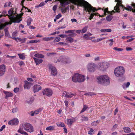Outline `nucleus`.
I'll return each instance as SVG.
<instances>
[{"instance_id":"obj_59","label":"nucleus","mask_w":135,"mask_h":135,"mask_svg":"<svg viewBox=\"0 0 135 135\" xmlns=\"http://www.w3.org/2000/svg\"><path fill=\"white\" fill-rule=\"evenodd\" d=\"M27 40L26 38H22L21 40V43H23L25 42Z\"/></svg>"},{"instance_id":"obj_33","label":"nucleus","mask_w":135,"mask_h":135,"mask_svg":"<svg viewBox=\"0 0 135 135\" xmlns=\"http://www.w3.org/2000/svg\"><path fill=\"white\" fill-rule=\"evenodd\" d=\"M66 40L70 43H72L74 41L73 39L70 37H67Z\"/></svg>"},{"instance_id":"obj_21","label":"nucleus","mask_w":135,"mask_h":135,"mask_svg":"<svg viewBox=\"0 0 135 135\" xmlns=\"http://www.w3.org/2000/svg\"><path fill=\"white\" fill-rule=\"evenodd\" d=\"M24 8H25V11H26V12L27 11V10H28V11H27L28 12H31V13H32L31 12V10L30 9H28V8H27L26 7H25L24 6H23V7H22V8L21 9V13L20 14V15H21V16H22L23 15V12H22V11L23 10H24Z\"/></svg>"},{"instance_id":"obj_20","label":"nucleus","mask_w":135,"mask_h":135,"mask_svg":"<svg viewBox=\"0 0 135 135\" xmlns=\"http://www.w3.org/2000/svg\"><path fill=\"white\" fill-rule=\"evenodd\" d=\"M33 59L35 62L36 65H37L41 63L43 61L42 60L38 59L35 57H33Z\"/></svg>"},{"instance_id":"obj_29","label":"nucleus","mask_w":135,"mask_h":135,"mask_svg":"<svg viewBox=\"0 0 135 135\" xmlns=\"http://www.w3.org/2000/svg\"><path fill=\"white\" fill-rule=\"evenodd\" d=\"M124 132L126 133H129L131 132L130 128L129 127H125L123 128Z\"/></svg>"},{"instance_id":"obj_55","label":"nucleus","mask_w":135,"mask_h":135,"mask_svg":"<svg viewBox=\"0 0 135 135\" xmlns=\"http://www.w3.org/2000/svg\"><path fill=\"white\" fill-rule=\"evenodd\" d=\"M11 3L10 2H9L8 3H5L4 5V7H6L7 6H10Z\"/></svg>"},{"instance_id":"obj_61","label":"nucleus","mask_w":135,"mask_h":135,"mask_svg":"<svg viewBox=\"0 0 135 135\" xmlns=\"http://www.w3.org/2000/svg\"><path fill=\"white\" fill-rule=\"evenodd\" d=\"M61 16V14L59 13L55 17L56 19H58L60 18Z\"/></svg>"},{"instance_id":"obj_57","label":"nucleus","mask_w":135,"mask_h":135,"mask_svg":"<svg viewBox=\"0 0 135 135\" xmlns=\"http://www.w3.org/2000/svg\"><path fill=\"white\" fill-rule=\"evenodd\" d=\"M57 44L60 45H63L64 46L66 45H67V44L66 43L64 42H59Z\"/></svg>"},{"instance_id":"obj_12","label":"nucleus","mask_w":135,"mask_h":135,"mask_svg":"<svg viewBox=\"0 0 135 135\" xmlns=\"http://www.w3.org/2000/svg\"><path fill=\"white\" fill-rule=\"evenodd\" d=\"M77 119L78 118L76 117H72L69 119H67L66 120V123L67 125L71 126L73 123L75 122Z\"/></svg>"},{"instance_id":"obj_10","label":"nucleus","mask_w":135,"mask_h":135,"mask_svg":"<svg viewBox=\"0 0 135 135\" xmlns=\"http://www.w3.org/2000/svg\"><path fill=\"white\" fill-rule=\"evenodd\" d=\"M96 67L95 64L93 63H90L88 64L87 66L88 70L90 72H94L95 70Z\"/></svg>"},{"instance_id":"obj_53","label":"nucleus","mask_w":135,"mask_h":135,"mask_svg":"<svg viewBox=\"0 0 135 135\" xmlns=\"http://www.w3.org/2000/svg\"><path fill=\"white\" fill-rule=\"evenodd\" d=\"M108 7H107L106 8L104 9V12L105 16L106 15V13H108L109 12L108 11Z\"/></svg>"},{"instance_id":"obj_31","label":"nucleus","mask_w":135,"mask_h":135,"mask_svg":"<svg viewBox=\"0 0 135 135\" xmlns=\"http://www.w3.org/2000/svg\"><path fill=\"white\" fill-rule=\"evenodd\" d=\"M88 28V26H87L84 27L81 30V33H84L86 32L87 31Z\"/></svg>"},{"instance_id":"obj_30","label":"nucleus","mask_w":135,"mask_h":135,"mask_svg":"<svg viewBox=\"0 0 135 135\" xmlns=\"http://www.w3.org/2000/svg\"><path fill=\"white\" fill-rule=\"evenodd\" d=\"M54 37H45L43 38H42V40H43L44 41H49L51 40H53V39H54Z\"/></svg>"},{"instance_id":"obj_24","label":"nucleus","mask_w":135,"mask_h":135,"mask_svg":"<svg viewBox=\"0 0 135 135\" xmlns=\"http://www.w3.org/2000/svg\"><path fill=\"white\" fill-rule=\"evenodd\" d=\"M9 24V22H6L4 23H1L0 24V30L3 29L7 25Z\"/></svg>"},{"instance_id":"obj_28","label":"nucleus","mask_w":135,"mask_h":135,"mask_svg":"<svg viewBox=\"0 0 135 135\" xmlns=\"http://www.w3.org/2000/svg\"><path fill=\"white\" fill-rule=\"evenodd\" d=\"M100 122V120H99L96 121H94L91 123V125L93 126H96L97 125L98 123L99 122Z\"/></svg>"},{"instance_id":"obj_32","label":"nucleus","mask_w":135,"mask_h":135,"mask_svg":"<svg viewBox=\"0 0 135 135\" xmlns=\"http://www.w3.org/2000/svg\"><path fill=\"white\" fill-rule=\"evenodd\" d=\"M56 124L58 127H65V124L64 123L62 122L56 123Z\"/></svg>"},{"instance_id":"obj_40","label":"nucleus","mask_w":135,"mask_h":135,"mask_svg":"<svg viewBox=\"0 0 135 135\" xmlns=\"http://www.w3.org/2000/svg\"><path fill=\"white\" fill-rule=\"evenodd\" d=\"M32 21V19L31 18H28V20L27 22V24L28 26L30 25Z\"/></svg>"},{"instance_id":"obj_18","label":"nucleus","mask_w":135,"mask_h":135,"mask_svg":"<svg viewBox=\"0 0 135 135\" xmlns=\"http://www.w3.org/2000/svg\"><path fill=\"white\" fill-rule=\"evenodd\" d=\"M3 93L5 94L6 96L5 98L6 99H7L9 97H12L13 95V94L9 91H4Z\"/></svg>"},{"instance_id":"obj_16","label":"nucleus","mask_w":135,"mask_h":135,"mask_svg":"<svg viewBox=\"0 0 135 135\" xmlns=\"http://www.w3.org/2000/svg\"><path fill=\"white\" fill-rule=\"evenodd\" d=\"M9 19L13 23H19L20 22L21 20L19 19H17L14 16H12L9 18Z\"/></svg>"},{"instance_id":"obj_19","label":"nucleus","mask_w":135,"mask_h":135,"mask_svg":"<svg viewBox=\"0 0 135 135\" xmlns=\"http://www.w3.org/2000/svg\"><path fill=\"white\" fill-rule=\"evenodd\" d=\"M124 8L128 11H132L133 12H135V9H133L132 7L130 6H128L126 7H125L124 6V8Z\"/></svg>"},{"instance_id":"obj_26","label":"nucleus","mask_w":135,"mask_h":135,"mask_svg":"<svg viewBox=\"0 0 135 135\" xmlns=\"http://www.w3.org/2000/svg\"><path fill=\"white\" fill-rule=\"evenodd\" d=\"M18 132L22 134H23L24 135H28L27 132L23 131L20 128L18 130Z\"/></svg>"},{"instance_id":"obj_60","label":"nucleus","mask_w":135,"mask_h":135,"mask_svg":"<svg viewBox=\"0 0 135 135\" xmlns=\"http://www.w3.org/2000/svg\"><path fill=\"white\" fill-rule=\"evenodd\" d=\"M17 108H14L12 109V112L13 113H15L17 112Z\"/></svg>"},{"instance_id":"obj_34","label":"nucleus","mask_w":135,"mask_h":135,"mask_svg":"<svg viewBox=\"0 0 135 135\" xmlns=\"http://www.w3.org/2000/svg\"><path fill=\"white\" fill-rule=\"evenodd\" d=\"M88 108V107L86 105H84L83 107L82 110L80 112V113H81L84 112Z\"/></svg>"},{"instance_id":"obj_62","label":"nucleus","mask_w":135,"mask_h":135,"mask_svg":"<svg viewBox=\"0 0 135 135\" xmlns=\"http://www.w3.org/2000/svg\"><path fill=\"white\" fill-rule=\"evenodd\" d=\"M126 50L127 51H129L132 50H133V49L131 47H127L126 48Z\"/></svg>"},{"instance_id":"obj_47","label":"nucleus","mask_w":135,"mask_h":135,"mask_svg":"<svg viewBox=\"0 0 135 135\" xmlns=\"http://www.w3.org/2000/svg\"><path fill=\"white\" fill-rule=\"evenodd\" d=\"M42 109L41 108H40L39 109H38L36 110H35V113L36 114H38L40 112H41L42 111Z\"/></svg>"},{"instance_id":"obj_63","label":"nucleus","mask_w":135,"mask_h":135,"mask_svg":"<svg viewBox=\"0 0 135 135\" xmlns=\"http://www.w3.org/2000/svg\"><path fill=\"white\" fill-rule=\"evenodd\" d=\"M65 97H66L67 98H71L72 97V96L70 95H69L68 94H66L65 95Z\"/></svg>"},{"instance_id":"obj_50","label":"nucleus","mask_w":135,"mask_h":135,"mask_svg":"<svg viewBox=\"0 0 135 135\" xmlns=\"http://www.w3.org/2000/svg\"><path fill=\"white\" fill-rule=\"evenodd\" d=\"M19 56L20 59H25V57L24 55L22 54H18Z\"/></svg>"},{"instance_id":"obj_36","label":"nucleus","mask_w":135,"mask_h":135,"mask_svg":"<svg viewBox=\"0 0 135 135\" xmlns=\"http://www.w3.org/2000/svg\"><path fill=\"white\" fill-rule=\"evenodd\" d=\"M40 41L37 40H30L29 41L28 43V44H32L34 43H37L38 42H39Z\"/></svg>"},{"instance_id":"obj_41","label":"nucleus","mask_w":135,"mask_h":135,"mask_svg":"<svg viewBox=\"0 0 135 135\" xmlns=\"http://www.w3.org/2000/svg\"><path fill=\"white\" fill-rule=\"evenodd\" d=\"M81 117L83 119L82 120H83L87 121H88V118L86 117H85L83 115H82L81 116Z\"/></svg>"},{"instance_id":"obj_43","label":"nucleus","mask_w":135,"mask_h":135,"mask_svg":"<svg viewBox=\"0 0 135 135\" xmlns=\"http://www.w3.org/2000/svg\"><path fill=\"white\" fill-rule=\"evenodd\" d=\"M113 49L115 50L118 51H122L123 50V49L122 48H120L117 47H114Z\"/></svg>"},{"instance_id":"obj_49","label":"nucleus","mask_w":135,"mask_h":135,"mask_svg":"<svg viewBox=\"0 0 135 135\" xmlns=\"http://www.w3.org/2000/svg\"><path fill=\"white\" fill-rule=\"evenodd\" d=\"M61 12L62 13H64L66 12L67 10V8H66L62 7L61 8Z\"/></svg>"},{"instance_id":"obj_56","label":"nucleus","mask_w":135,"mask_h":135,"mask_svg":"<svg viewBox=\"0 0 135 135\" xmlns=\"http://www.w3.org/2000/svg\"><path fill=\"white\" fill-rule=\"evenodd\" d=\"M77 35L75 33H72L71 34H70L68 35V36H71L72 37H75Z\"/></svg>"},{"instance_id":"obj_25","label":"nucleus","mask_w":135,"mask_h":135,"mask_svg":"<svg viewBox=\"0 0 135 135\" xmlns=\"http://www.w3.org/2000/svg\"><path fill=\"white\" fill-rule=\"evenodd\" d=\"M34 56L36 57L40 58H43L44 57V56L43 55L38 53L35 54Z\"/></svg>"},{"instance_id":"obj_1","label":"nucleus","mask_w":135,"mask_h":135,"mask_svg":"<svg viewBox=\"0 0 135 135\" xmlns=\"http://www.w3.org/2000/svg\"><path fill=\"white\" fill-rule=\"evenodd\" d=\"M60 3L62 7H65L70 3L75 5L84 6L85 10L89 12L92 11L94 12L97 10L96 8L93 7L88 2L84 0H61Z\"/></svg>"},{"instance_id":"obj_42","label":"nucleus","mask_w":135,"mask_h":135,"mask_svg":"<svg viewBox=\"0 0 135 135\" xmlns=\"http://www.w3.org/2000/svg\"><path fill=\"white\" fill-rule=\"evenodd\" d=\"M75 30H69L68 31H65V33H70L71 34L72 33H73L75 32Z\"/></svg>"},{"instance_id":"obj_22","label":"nucleus","mask_w":135,"mask_h":135,"mask_svg":"<svg viewBox=\"0 0 135 135\" xmlns=\"http://www.w3.org/2000/svg\"><path fill=\"white\" fill-rule=\"evenodd\" d=\"M92 34L89 32H87V33L84 34L83 36V37L85 39H87L89 36H91Z\"/></svg>"},{"instance_id":"obj_45","label":"nucleus","mask_w":135,"mask_h":135,"mask_svg":"<svg viewBox=\"0 0 135 135\" xmlns=\"http://www.w3.org/2000/svg\"><path fill=\"white\" fill-rule=\"evenodd\" d=\"M94 133V131L92 128H90L89 131L88 132V133L90 135Z\"/></svg>"},{"instance_id":"obj_58","label":"nucleus","mask_w":135,"mask_h":135,"mask_svg":"<svg viewBox=\"0 0 135 135\" xmlns=\"http://www.w3.org/2000/svg\"><path fill=\"white\" fill-rule=\"evenodd\" d=\"M105 37L104 38H98L97 39V41L95 42H98L100 41H101L102 40H103V39H105Z\"/></svg>"},{"instance_id":"obj_5","label":"nucleus","mask_w":135,"mask_h":135,"mask_svg":"<svg viewBox=\"0 0 135 135\" xmlns=\"http://www.w3.org/2000/svg\"><path fill=\"white\" fill-rule=\"evenodd\" d=\"M57 61H55L56 63L58 62H61L64 63H69L71 62L70 59L69 57L65 56H60L59 59L57 60Z\"/></svg>"},{"instance_id":"obj_27","label":"nucleus","mask_w":135,"mask_h":135,"mask_svg":"<svg viewBox=\"0 0 135 135\" xmlns=\"http://www.w3.org/2000/svg\"><path fill=\"white\" fill-rule=\"evenodd\" d=\"M100 31L102 32H110L112 31V30L110 29H102Z\"/></svg>"},{"instance_id":"obj_35","label":"nucleus","mask_w":135,"mask_h":135,"mask_svg":"<svg viewBox=\"0 0 135 135\" xmlns=\"http://www.w3.org/2000/svg\"><path fill=\"white\" fill-rule=\"evenodd\" d=\"M14 11L13 10H12L11 9H10L9 10L8 12V13L9 15H10V16H12L13 15H14L15 13L14 12Z\"/></svg>"},{"instance_id":"obj_38","label":"nucleus","mask_w":135,"mask_h":135,"mask_svg":"<svg viewBox=\"0 0 135 135\" xmlns=\"http://www.w3.org/2000/svg\"><path fill=\"white\" fill-rule=\"evenodd\" d=\"M130 84V83L129 82H127L126 84H124L123 85V87L124 89L126 88H128Z\"/></svg>"},{"instance_id":"obj_46","label":"nucleus","mask_w":135,"mask_h":135,"mask_svg":"<svg viewBox=\"0 0 135 135\" xmlns=\"http://www.w3.org/2000/svg\"><path fill=\"white\" fill-rule=\"evenodd\" d=\"M85 95L92 96V95H96V94L95 93L91 92L89 93H86L85 94Z\"/></svg>"},{"instance_id":"obj_44","label":"nucleus","mask_w":135,"mask_h":135,"mask_svg":"<svg viewBox=\"0 0 135 135\" xmlns=\"http://www.w3.org/2000/svg\"><path fill=\"white\" fill-rule=\"evenodd\" d=\"M61 38L59 37H56L54 39V42H59Z\"/></svg>"},{"instance_id":"obj_37","label":"nucleus","mask_w":135,"mask_h":135,"mask_svg":"<svg viewBox=\"0 0 135 135\" xmlns=\"http://www.w3.org/2000/svg\"><path fill=\"white\" fill-rule=\"evenodd\" d=\"M54 126H50L46 127V130L52 131L54 129Z\"/></svg>"},{"instance_id":"obj_9","label":"nucleus","mask_w":135,"mask_h":135,"mask_svg":"<svg viewBox=\"0 0 135 135\" xmlns=\"http://www.w3.org/2000/svg\"><path fill=\"white\" fill-rule=\"evenodd\" d=\"M42 93L44 95L49 97L52 95L53 92L52 90L50 89L46 88L44 90Z\"/></svg>"},{"instance_id":"obj_48","label":"nucleus","mask_w":135,"mask_h":135,"mask_svg":"<svg viewBox=\"0 0 135 135\" xmlns=\"http://www.w3.org/2000/svg\"><path fill=\"white\" fill-rule=\"evenodd\" d=\"M2 14L3 16H8V17H9V15H8L7 13V12L6 11H3L2 12Z\"/></svg>"},{"instance_id":"obj_13","label":"nucleus","mask_w":135,"mask_h":135,"mask_svg":"<svg viewBox=\"0 0 135 135\" xmlns=\"http://www.w3.org/2000/svg\"><path fill=\"white\" fill-rule=\"evenodd\" d=\"M18 119L17 118H15L9 121L8 123V124L11 125H16L18 124Z\"/></svg>"},{"instance_id":"obj_52","label":"nucleus","mask_w":135,"mask_h":135,"mask_svg":"<svg viewBox=\"0 0 135 135\" xmlns=\"http://www.w3.org/2000/svg\"><path fill=\"white\" fill-rule=\"evenodd\" d=\"M17 32L16 31L14 32H13L12 34V37H15L17 36Z\"/></svg>"},{"instance_id":"obj_7","label":"nucleus","mask_w":135,"mask_h":135,"mask_svg":"<svg viewBox=\"0 0 135 135\" xmlns=\"http://www.w3.org/2000/svg\"><path fill=\"white\" fill-rule=\"evenodd\" d=\"M115 1L117 2V3L116 4V6L114 7V9L116 11V12L118 13L120 12L119 7H121L122 8H124V6L122 4V2L120 0H115Z\"/></svg>"},{"instance_id":"obj_2","label":"nucleus","mask_w":135,"mask_h":135,"mask_svg":"<svg viewBox=\"0 0 135 135\" xmlns=\"http://www.w3.org/2000/svg\"><path fill=\"white\" fill-rule=\"evenodd\" d=\"M73 81L74 82H81L85 80V77L83 75L79 74L78 73H75L72 77Z\"/></svg>"},{"instance_id":"obj_39","label":"nucleus","mask_w":135,"mask_h":135,"mask_svg":"<svg viewBox=\"0 0 135 135\" xmlns=\"http://www.w3.org/2000/svg\"><path fill=\"white\" fill-rule=\"evenodd\" d=\"M113 18V16L111 15H109L106 18V20L108 21H110Z\"/></svg>"},{"instance_id":"obj_6","label":"nucleus","mask_w":135,"mask_h":135,"mask_svg":"<svg viewBox=\"0 0 135 135\" xmlns=\"http://www.w3.org/2000/svg\"><path fill=\"white\" fill-rule=\"evenodd\" d=\"M24 129L29 132H33V128L32 126L30 124L26 123L23 125Z\"/></svg>"},{"instance_id":"obj_8","label":"nucleus","mask_w":135,"mask_h":135,"mask_svg":"<svg viewBox=\"0 0 135 135\" xmlns=\"http://www.w3.org/2000/svg\"><path fill=\"white\" fill-rule=\"evenodd\" d=\"M109 66V64L107 62L101 63L99 65V69L101 70L104 71L108 68Z\"/></svg>"},{"instance_id":"obj_14","label":"nucleus","mask_w":135,"mask_h":135,"mask_svg":"<svg viewBox=\"0 0 135 135\" xmlns=\"http://www.w3.org/2000/svg\"><path fill=\"white\" fill-rule=\"evenodd\" d=\"M24 82L25 84L24 85L23 87L25 89H29L32 85V83L29 82L26 80H25Z\"/></svg>"},{"instance_id":"obj_54","label":"nucleus","mask_w":135,"mask_h":135,"mask_svg":"<svg viewBox=\"0 0 135 135\" xmlns=\"http://www.w3.org/2000/svg\"><path fill=\"white\" fill-rule=\"evenodd\" d=\"M19 88H15L14 90H13V91L15 93H17L19 91Z\"/></svg>"},{"instance_id":"obj_17","label":"nucleus","mask_w":135,"mask_h":135,"mask_svg":"<svg viewBox=\"0 0 135 135\" xmlns=\"http://www.w3.org/2000/svg\"><path fill=\"white\" fill-rule=\"evenodd\" d=\"M41 89V87L39 85H35L33 87V91L34 93L38 91Z\"/></svg>"},{"instance_id":"obj_23","label":"nucleus","mask_w":135,"mask_h":135,"mask_svg":"<svg viewBox=\"0 0 135 135\" xmlns=\"http://www.w3.org/2000/svg\"><path fill=\"white\" fill-rule=\"evenodd\" d=\"M9 24V22H6L4 23H1L0 24V30L3 29L7 25Z\"/></svg>"},{"instance_id":"obj_11","label":"nucleus","mask_w":135,"mask_h":135,"mask_svg":"<svg viewBox=\"0 0 135 135\" xmlns=\"http://www.w3.org/2000/svg\"><path fill=\"white\" fill-rule=\"evenodd\" d=\"M49 69L50 70L51 75L54 76L56 75L57 74V71L56 68L51 64L49 65Z\"/></svg>"},{"instance_id":"obj_15","label":"nucleus","mask_w":135,"mask_h":135,"mask_svg":"<svg viewBox=\"0 0 135 135\" xmlns=\"http://www.w3.org/2000/svg\"><path fill=\"white\" fill-rule=\"evenodd\" d=\"M6 67L4 65H0V76L3 75L5 73Z\"/></svg>"},{"instance_id":"obj_64","label":"nucleus","mask_w":135,"mask_h":135,"mask_svg":"<svg viewBox=\"0 0 135 135\" xmlns=\"http://www.w3.org/2000/svg\"><path fill=\"white\" fill-rule=\"evenodd\" d=\"M94 15V13H91L89 17V19L90 20L93 18V17Z\"/></svg>"},{"instance_id":"obj_4","label":"nucleus","mask_w":135,"mask_h":135,"mask_svg":"<svg viewBox=\"0 0 135 135\" xmlns=\"http://www.w3.org/2000/svg\"><path fill=\"white\" fill-rule=\"evenodd\" d=\"M97 79L99 84L104 85L105 82L109 81V78L107 75H101L98 77Z\"/></svg>"},{"instance_id":"obj_3","label":"nucleus","mask_w":135,"mask_h":135,"mask_svg":"<svg viewBox=\"0 0 135 135\" xmlns=\"http://www.w3.org/2000/svg\"><path fill=\"white\" fill-rule=\"evenodd\" d=\"M125 73L124 68L122 66L117 67L114 70L115 75L118 77H120L122 76Z\"/></svg>"},{"instance_id":"obj_51","label":"nucleus","mask_w":135,"mask_h":135,"mask_svg":"<svg viewBox=\"0 0 135 135\" xmlns=\"http://www.w3.org/2000/svg\"><path fill=\"white\" fill-rule=\"evenodd\" d=\"M45 5V3L44 2H41L37 6H36L35 7H42Z\"/></svg>"}]
</instances>
